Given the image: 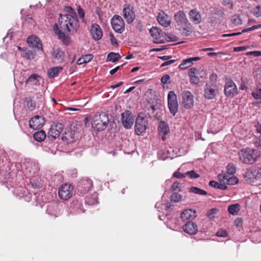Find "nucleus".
I'll return each instance as SVG.
<instances>
[{
	"instance_id": "obj_7",
	"label": "nucleus",
	"mask_w": 261,
	"mask_h": 261,
	"mask_svg": "<svg viewBox=\"0 0 261 261\" xmlns=\"http://www.w3.org/2000/svg\"><path fill=\"white\" fill-rule=\"evenodd\" d=\"M93 188L92 181L88 178H85L81 179L77 185L78 192L82 195L88 193Z\"/></svg>"
},
{
	"instance_id": "obj_51",
	"label": "nucleus",
	"mask_w": 261,
	"mask_h": 261,
	"mask_svg": "<svg viewBox=\"0 0 261 261\" xmlns=\"http://www.w3.org/2000/svg\"><path fill=\"white\" fill-rule=\"evenodd\" d=\"M252 95L256 99H259L261 98V89L259 88L255 91H252Z\"/></svg>"
},
{
	"instance_id": "obj_62",
	"label": "nucleus",
	"mask_w": 261,
	"mask_h": 261,
	"mask_svg": "<svg viewBox=\"0 0 261 261\" xmlns=\"http://www.w3.org/2000/svg\"><path fill=\"white\" fill-rule=\"evenodd\" d=\"M84 57V59L85 60V62L87 63L90 62L93 58V56L91 54H87L85 55Z\"/></svg>"
},
{
	"instance_id": "obj_24",
	"label": "nucleus",
	"mask_w": 261,
	"mask_h": 261,
	"mask_svg": "<svg viewBox=\"0 0 261 261\" xmlns=\"http://www.w3.org/2000/svg\"><path fill=\"white\" fill-rule=\"evenodd\" d=\"M70 208L71 212L74 214H81L85 212L82 201L79 200L73 201L71 203Z\"/></svg>"
},
{
	"instance_id": "obj_61",
	"label": "nucleus",
	"mask_w": 261,
	"mask_h": 261,
	"mask_svg": "<svg viewBox=\"0 0 261 261\" xmlns=\"http://www.w3.org/2000/svg\"><path fill=\"white\" fill-rule=\"evenodd\" d=\"M247 55H252L255 57H259L261 56V51H252L248 52Z\"/></svg>"
},
{
	"instance_id": "obj_11",
	"label": "nucleus",
	"mask_w": 261,
	"mask_h": 261,
	"mask_svg": "<svg viewBox=\"0 0 261 261\" xmlns=\"http://www.w3.org/2000/svg\"><path fill=\"white\" fill-rule=\"evenodd\" d=\"M134 117L129 111L126 110L121 114V121L124 127L130 129L134 123Z\"/></svg>"
},
{
	"instance_id": "obj_55",
	"label": "nucleus",
	"mask_w": 261,
	"mask_h": 261,
	"mask_svg": "<svg viewBox=\"0 0 261 261\" xmlns=\"http://www.w3.org/2000/svg\"><path fill=\"white\" fill-rule=\"evenodd\" d=\"M190 81L192 84H198L199 83V79L198 75L190 76Z\"/></svg>"
},
{
	"instance_id": "obj_59",
	"label": "nucleus",
	"mask_w": 261,
	"mask_h": 261,
	"mask_svg": "<svg viewBox=\"0 0 261 261\" xmlns=\"http://www.w3.org/2000/svg\"><path fill=\"white\" fill-rule=\"evenodd\" d=\"M175 61V60H168L167 61H166L164 63H163L161 65V67H165V66H168V65H170L172 64H173V63H174Z\"/></svg>"
},
{
	"instance_id": "obj_10",
	"label": "nucleus",
	"mask_w": 261,
	"mask_h": 261,
	"mask_svg": "<svg viewBox=\"0 0 261 261\" xmlns=\"http://www.w3.org/2000/svg\"><path fill=\"white\" fill-rule=\"evenodd\" d=\"M111 25L114 30L118 33L121 34L125 29V24L122 17L118 15H115L111 19Z\"/></svg>"
},
{
	"instance_id": "obj_37",
	"label": "nucleus",
	"mask_w": 261,
	"mask_h": 261,
	"mask_svg": "<svg viewBox=\"0 0 261 261\" xmlns=\"http://www.w3.org/2000/svg\"><path fill=\"white\" fill-rule=\"evenodd\" d=\"M21 56L28 60H32L34 59L35 54L34 52L31 50H28L25 48L24 52L21 54Z\"/></svg>"
},
{
	"instance_id": "obj_19",
	"label": "nucleus",
	"mask_w": 261,
	"mask_h": 261,
	"mask_svg": "<svg viewBox=\"0 0 261 261\" xmlns=\"http://www.w3.org/2000/svg\"><path fill=\"white\" fill-rule=\"evenodd\" d=\"M27 42L29 45L38 50H42L43 49L42 44L40 39L35 36H30L28 37Z\"/></svg>"
},
{
	"instance_id": "obj_43",
	"label": "nucleus",
	"mask_w": 261,
	"mask_h": 261,
	"mask_svg": "<svg viewBox=\"0 0 261 261\" xmlns=\"http://www.w3.org/2000/svg\"><path fill=\"white\" fill-rule=\"evenodd\" d=\"M182 196L176 192L173 193L170 196V199L172 202H178L181 201Z\"/></svg>"
},
{
	"instance_id": "obj_25",
	"label": "nucleus",
	"mask_w": 261,
	"mask_h": 261,
	"mask_svg": "<svg viewBox=\"0 0 261 261\" xmlns=\"http://www.w3.org/2000/svg\"><path fill=\"white\" fill-rule=\"evenodd\" d=\"M184 231L190 234H195L198 231L197 225L192 221H188L183 226Z\"/></svg>"
},
{
	"instance_id": "obj_46",
	"label": "nucleus",
	"mask_w": 261,
	"mask_h": 261,
	"mask_svg": "<svg viewBox=\"0 0 261 261\" xmlns=\"http://www.w3.org/2000/svg\"><path fill=\"white\" fill-rule=\"evenodd\" d=\"M186 176H189L191 178H197L200 177V175L195 172L194 170H191L186 172Z\"/></svg>"
},
{
	"instance_id": "obj_23",
	"label": "nucleus",
	"mask_w": 261,
	"mask_h": 261,
	"mask_svg": "<svg viewBox=\"0 0 261 261\" xmlns=\"http://www.w3.org/2000/svg\"><path fill=\"white\" fill-rule=\"evenodd\" d=\"M189 15L191 21L194 24H198L201 22V16L197 9H192L190 11Z\"/></svg>"
},
{
	"instance_id": "obj_35",
	"label": "nucleus",
	"mask_w": 261,
	"mask_h": 261,
	"mask_svg": "<svg viewBox=\"0 0 261 261\" xmlns=\"http://www.w3.org/2000/svg\"><path fill=\"white\" fill-rule=\"evenodd\" d=\"M120 58V56L118 53L111 52L107 56V61L115 62Z\"/></svg>"
},
{
	"instance_id": "obj_33",
	"label": "nucleus",
	"mask_w": 261,
	"mask_h": 261,
	"mask_svg": "<svg viewBox=\"0 0 261 261\" xmlns=\"http://www.w3.org/2000/svg\"><path fill=\"white\" fill-rule=\"evenodd\" d=\"M34 138L38 142H41L46 137L45 132H36L33 135Z\"/></svg>"
},
{
	"instance_id": "obj_29",
	"label": "nucleus",
	"mask_w": 261,
	"mask_h": 261,
	"mask_svg": "<svg viewBox=\"0 0 261 261\" xmlns=\"http://www.w3.org/2000/svg\"><path fill=\"white\" fill-rule=\"evenodd\" d=\"M260 27H261L260 24H257L256 25H254V26H252L251 27L248 28L246 29H244L242 31V32H236V33L224 34V35H223V37H231V36L239 35L241 34L242 33L247 32L250 31L254 30H255L257 28H259Z\"/></svg>"
},
{
	"instance_id": "obj_38",
	"label": "nucleus",
	"mask_w": 261,
	"mask_h": 261,
	"mask_svg": "<svg viewBox=\"0 0 261 261\" xmlns=\"http://www.w3.org/2000/svg\"><path fill=\"white\" fill-rule=\"evenodd\" d=\"M76 10L80 18L81 19L82 21L84 23H86V19H85V13L84 9L80 5H77Z\"/></svg>"
},
{
	"instance_id": "obj_16",
	"label": "nucleus",
	"mask_w": 261,
	"mask_h": 261,
	"mask_svg": "<svg viewBox=\"0 0 261 261\" xmlns=\"http://www.w3.org/2000/svg\"><path fill=\"white\" fill-rule=\"evenodd\" d=\"M218 179L220 182H224L226 185H234L238 183V178L233 175H228V173H220L218 175Z\"/></svg>"
},
{
	"instance_id": "obj_9",
	"label": "nucleus",
	"mask_w": 261,
	"mask_h": 261,
	"mask_svg": "<svg viewBox=\"0 0 261 261\" xmlns=\"http://www.w3.org/2000/svg\"><path fill=\"white\" fill-rule=\"evenodd\" d=\"M73 187L69 184L62 185L58 190V195L60 199L66 200L72 195Z\"/></svg>"
},
{
	"instance_id": "obj_58",
	"label": "nucleus",
	"mask_w": 261,
	"mask_h": 261,
	"mask_svg": "<svg viewBox=\"0 0 261 261\" xmlns=\"http://www.w3.org/2000/svg\"><path fill=\"white\" fill-rule=\"evenodd\" d=\"M110 37L112 44L113 45H117L118 43L117 40L115 39L114 35L112 33H110Z\"/></svg>"
},
{
	"instance_id": "obj_48",
	"label": "nucleus",
	"mask_w": 261,
	"mask_h": 261,
	"mask_svg": "<svg viewBox=\"0 0 261 261\" xmlns=\"http://www.w3.org/2000/svg\"><path fill=\"white\" fill-rule=\"evenodd\" d=\"M253 75L256 80L259 82L261 79V70L259 68L255 69L253 72Z\"/></svg>"
},
{
	"instance_id": "obj_20",
	"label": "nucleus",
	"mask_w": 261,
	"mask_h": 261,
	"mask_svg": "<svg viewBox=\"0 0 261 261\" xmlns=\"http://www.w3.org/2000/svg\"><path fill=\"white\" fill-rule=\"evenodd\" d=\"M261 168L258 167H253L247 170L245 176L253 181L254 179H259L261 177Z\"/></svg>"
},
{
	"instance_id": "obj_53",
	"label": "nucleus",
	"mask_w": 261,
	"mask_h": 261,
	"mask_svg": "<svg viewBox=\"0 0 261 261\" xmlns=\"http://www.w3.org/2000/svg\"><path fill=\"white\" fill-rule=\"evenodd\" d=\"M56 206H57L56 204H49L46 210L47 213L50 215L55 216L56 215L55 213L54 212H53L52 210H53V208H54V207Z\"/></svg>"
},
{
	"instance_id": "obj_64",
	"label": "nucleus",
	"mask_w": 261,
	"mask_h": 261,
	"mask_svg": "<svg viewBox=\"0 0 261 261\" xmlns=\"http://www.w3.org/2000/svg\"><path fill=\"white\" fill-rule=\"evenodd\" d=\"M159 135L162 136V139L163 141H165L166 139V135L168 134L169 132H159Z\"/></svg>"
},
{
	"instance_id": "obj_17",
	"label": "nucleus",
	"mask_w": 261,
	"mask_h": 261,
	"mask_svg": "<svg viewBox=\"0 0 261 261\" xmlns=\"http://www.w3.org/2000/svg\"><path fill=\"white\" fill-rule=\"evenodd\" d=\"M149 33L155 40L154 43H163L165 42V40L163 38L164 33L158 27H152L150 29Z\"/></svg>"
},
{
	"instance_id": "obj_47",
	"label": "nucleus",
	"mask_w": 261,
	"mask_h": 261,
	"mask_svg": "<svg viewBox=\"0 0 261 261\" xmlns=\"http://www.w3.org/2000/svg\"><path fill=\"white\" fill-rule=\"evenodd\" d=\"M169 129L168 124L163 121L160 122L158 126V130H168Z\"/></svg>"
},
{
	"instance_id": "obj_42",
	"label": "nucleus",
	"mask_w": 261,
	"mask_h": 261,
	"mask_svg": "<svg viewBox=\"0 0 261 261\" xmlns=\"http://www.w3.org/2000/svg\"><path fill=\"white\" fill-rule=\"evenodd\" d=\"M63 129V125L62 123H54L51 125L49 130H62Z\"/></svg>"
},
{
	"instance_id": "obj_26",
	"label": "nucleus",
	"mask_w": 261,
	"mask_h": 261,
	"mask_svg": "<svg viewBox=\"0 0 261 261\" xmlns=\"http://www.w3.org/2000/svg\"><path fill=\"white\" fill-rule=\"evenodd\" d=\"M157 20L159 23L164 27H167L170 25L171 19L170 17L164 13H159Z\"/></svg>"
},
{
	"instance_id": "obj_49",
	"label": "nucleus",
	"mask_w": 261,
	"mask_h": 261,
	"mask_svg": "<svg viewBox=\"0 0 261 261\" xmlns=\"http://www.w3.org/2000/svg\"><path fill=\"white\" fill-rule=\"evenodd\" d=\"M91 119V117L90 116H88L84 120L85 128L86 129H90V124H91V122L90 123Z\"/></svg>"
},
{
	"instance_id": "obj_13",
	"label": "nucleus",
	"mask_w": 261,
	"mask_h": 261,
	"mask_svg": "<svg viewBox=\"0 0 261 261\" xmlns=\"http://www.w3.org/2000/svg\"><path fill=\"white\" fill-rule=\"evenodd\" d=\"M224 91L227 97H233L238 94L237 86L231 80H229L225 83Z\"/></svg>"
},
{
	"instance_id": "obj_3",
	"label": "nucleus",
	"mask_w": 261,
	"mask_h": 261,
	"mask_svg": "<svg viewBox=\"0 0 261 261\" xmlns=\"http://www.w3.org/2000/svg\"><path fill=\"white\" fill-rule=\"evenodd\" d=\"M240 160L244 163L252 164L255 163L260 155L259 151L246 148L241 150L238 153Z\"/></svg>"
},
{
	"instance_id": "obj_30",
	"label": "nucleus",
	"mask_w": 261,
	"mask_h": 261,
	"mask_svg": "<svg viewBox=\"0 0 261 261\" xmlns=\"http://www.w3.org/2000/svg\"><path fill=\"white\" fill-rule=\"evenodd\" d=\"M208 185L210 187L222 190H225L227 188L226 183L224 182L219 183L216 181L211 180L209 182Z\"/></svg>"
},
{
	"instance_id": "obj_40",
	"label": "nucleus",
	"mask_w": 261,
	"mask_h": 261,
	"mask_svg": "<svg viewBox=\"0 0 261 261\" xmlns=\"http://www.w3.org/2000/svg\"><path fill=\"white\" fill-rule=\"evenodd\" d=\"M64 10L67 14H62V15H69L72 17H77L75 10L70 6H67L65 8Z\"/></svg>"
},
{
	"instance_id": "obj_5",
	"label": "nucleus",
	"mask_w": 261,
	"mask_h": 261,
	"mask_svg": "<svg viewBox=\"0 0 261 261\" xmlns=\"http://www.w3.org/2000/svg\"><path fill=\"white\" fill-rule=\"evenodd\" d=\"M149 117L144 113H139L135 122V130H146L149 129Z\"/></svg>"
},
{
	"instance_id": "obj_50",
	"label": "nucleus",
	"mask_w": 261,
	"mask_h": 261,
	"mask_svg": "<svg viewBox=\"0 0 261 261\" xmlns=\"http://www.w3.org/2000/svg\"><path fill=\"white\" fill-rule=\"evenodd\" d=\"M27 107L30 111H33L35 109L36 107L35 102H34L31 98H29L27 101Z\"/></svg>"
},
{
	"instance_id": "obj_63",
	"label": "nucleus",
	"mask_w": 261,
	"mask_h": 261,
	"mask_svg": "<svg viewBox=\"0 0 261 261\" xmlns=\"http://www.w3.org/2000/svg\"><path fill=\"white\" fill-rule=\"evenodd\" d=\"M179 187V184L177 182H175L173 184L171 187V189L172 191H176L177 190Z\"/></svg>"
},
{
	"instance_id": "obj_39",
	"label": "nucleus",
	"mask_w": 261,
	"mask_h": 261,
	"mask_svg": "<svg viewBox=\"0 0 261 261\" xmlns=\"http://www.w3.org/2000/svg\"><path fill=\"white\" fill-rule=\"evenodd\" d=\"M192 65L191 61L190 58H188L182 61V63L179 65V68L180 69H185L190 67Z\"/></svg>"
},
{
	"instance_id": "obj_36",
	"label": "nucleus",
	"mask_w": 261,
	"mask_h": 261,
	"mask_svg": "<svg viewBox=\"0 0 261 261\" xmlns=\"http://www.w3.org/2000/svg\"><path fill=\"white\" fill-rule=\"evenodd\" d=\"M190 192L199 195H206L207 193L206 191L202 190L196 187H192L190 188Z\"/></svg>"
},
{
	"instance_id": "obj_18",
	"label": "nucleus",
	"mask_w": 261,
	"mask_h": 261,
	"mask_svg": "<svg viewBox=\"0 0 261 261\" xmlns=\"http://www.w3.org/2000/svg\"><path fill=\"white\" fill-rule=\"evenodd\" d=\"M53 30L55 33L58 36L59 39L62 40L63 43L66 45H68L70 42V38L65 35V32L62 31L60 29L58 24L55 23L53 27Z\"/></svg>"
},
{
	"instance_id": "obj_2",
	"label": "nucleus",
	"mask_w": 261,
	"mask_h": 261,
	"mask_svg": "<svg viewBox=\"0 0 261 261\" xmlns=\"http://www.w3.org/2000/svg\"><path fill=\"white\" fill-rule=\"evenodd\" d=\"M174 20L177 24L178 30L182 36H189L193 32L192 27L188 22L185 13L183 11H179L174 15Z\"/></svg>"
},
{
	"instance_id": "obj_12",
	"label": "nucleus",
	"mask_w": 261,
	"mask_h": 261,
	"mask_svg": "<svg viewBox=\"0 0 261 261\" xmlns=\"http://www.w3.org/2000/svg\"><path fill=\"white\" fill-rule=\"evenodd\" d=\"M182 105L186 109H190L194 106L193 95L189 91H184L181 93Z\"/></svg>"
},
{
	"instance_id": "obj_4",
	"label": "nucleus",
	"mask_w": 261,
	"mask_h": 261,
	"mask_svg": "<svg viewBox=\"0 0 261 261\" xmlns=\"http://www.w3.org/2000/svg\"><path fill=\"white\" fill-rule=\"evenodd\" d=\"M109 121L108 115L106 113L96 114L93 117L91 122L92 128L94 130H104Z\"/></svg>"
},
{
	"instance_id": "obj_52",
	"label": "nucleus",
	"mask_w": 261,
	"mask_h": 261,
	"mask_svg": "<svg viewBox=\"0 0 261 261\" xmlns=\"http://www.w3.org/2000/svg\"><path fill=\"white\" fill-rule=\"evenodd\" d=\"M170 76L168 74H165L161 78V82L163 84H167L170 83Z\"/></svg>"
},
{
	"instance_id": "obj_31",
	"label": "nucleus",
	"mask_w": 261,
	"mask_h": 261,
	"mask_svg": "<svg viewBox=\"0 0 261 261\" xmlns=\"http://www.w3.org/2000/svg\"><path fill=\"white\" fill-rule=\"evenodd\" d=\"M40 76L37 74H32L26 81V84H31L32 85H38L39 84V79Z\"/></svg>"
},
{
	"instance_id": "obj_41",
	"label": "nucleus",
	"mask_w": 261,
	"mask_h": 261,
	"mask_svg": "<svg viewBox=\"0 0 261 261\" xmlns=\"http://www.w3.org/2000/svg\"><path fill=\"white\" fill-rule=\"evenodd\" d=\"M227 171L225 173H228V175H233L236 171V166L232 163H229L226 167Z\"/></svg>"
},
{
	"instance_id": "obj_60",
	"label": "nucleus",
	"mask_w": 261,
	"mask_h": 261,
	"mask_svg": "<svg viewBox=\"0 0 261 261\" xmlns=\"http://www.w3.org/2000/svg\"><path fill=\"white\" fill-rule=\"evenodd\" d=\"M166 36L168 37L169 40L170 41H176L178 40V38L176 36L173 35H171L170 34H166Z\"/></svg>"
},
{
	"instance_id": "obj_45",
	"label": "nucleus",
	"mask_w": 261,
	"mask_h": 261,
	"mask_svg": "<svg viewBox=\"0 0 261 261\" xmlns=\"http://www.w3.org/2000/svg\"><path fill=\"white\" fill-rule=\"evenodd\" d=\"M231 22L235 25H239L242 24V20L238 15H234L232 17Z\"/></svg>"
},
{
	"instance_id": "obj_34",
	"label": "nucleus",
	"mask_w": 261,
	"mask_h": 261,
	"mask_svg": "<svg viewBox=\"0 0 261 261\" xmlns=\"http://www.w3.org/2000/svg\"><path fill=\"white\" fill-rule=\"evenodd\" d=\"M240 207L239 204L236 203L228 206L227 210L230 214L233 215H236L240 211Z\"/></svg>"
},
{
	"instance_id": "obj_44",
	"label": "nucleus",
	"mask_w": 261,
	"mask_h": 261,
	"mask_svg": "<svg viewBox=\"0 0 261 261\" xmlns=\"http://www.w3.org/2000/svg\"><path fill=\"white\" fill-rule=\"evenodd\" d=\"M61 132H48L47 138L50 140H54L58 138Z\"/></svg>"
},
{
	"instance_id": "obj_28",
	"label": "nucleus",
	"mask_w": 261,
	"mask_h": 261,
	"mask_svg": "<svg viewBox=\"0 0 261 261\" xmlns=\"http://www.w3.org/2000/svg\"><path fill=\"white\" fill-rule=\"evenodd\" d=\"M62 134V140L67 143H72L74 140L75 132H64Z\"/></svg>"
},
{
	"instance_id": "obj_15",
	"label": "nucleus",
	"mask_w": 261,
	"mask_h": 261,
	"mask_svg": "<svg viewBox=\"0 0 261 261\" xmlns=\"http://www.w3.org/2000/svg\"><path fill=\"white\" fill-rule=\"evenodd\" d=\"M45 120L43 116L37 115L32 118L29 121V126L31 128L35 130H39L44 125Z\"/></svg>"
},
{
	"instance_id": "obj_27",
	"label": "nucleus",
	"mask_w": 261,
	"mask_h": 261,
	"mask_svg": "<svg viewBox=\"0 0 261 261\" xmlns=\"http://www.w3.org/2000/svg\"><path fill=\"white\" fill-rule=\"evenodd\" d=\"M52 54L54 59L56 60L58 63H62L64 61L65 54L61 49L54 48Z\"/></svg>"
},
{
	"instance_id": "obj_14",
	"label": "nucleus",
	"mask_w": 261,
	"mask_h": 261,
	"mask_svg": "<svg viewBox=\"0 0 261 261\" xmlns=\"http://www.w3.org/2000/svg\"><path fill=\"white\" fill-rule=\"evenodd\" d=\"M218 94V90L213 84H206L204 90V96L208 100L215 98Z\"/></svg>"
},
{
	"instance_id": "obj_6",
	"label": "nucleus",
	"mask_w": 261,
	"mask_h": 261,
	"mask_svg": "<svg viewBox=\"0 0 261 261\" xmlns=\"http://www.w3.org/2000/svg\"><path fill=\"white\" fill-rule=\"evenodd\" d=\"M168 106L171 114L173 116L178 111V103L177 101V95L173 91H170L168 94Z\"/></svg>"
},
{
	"instance_id": "obj_21",
	"label": "nucleus",
	"mask_w": 261,
	"mask_h": 261,
	"mask_svg": "<svg viewBox=\"0 0 261 261\" xmlns=\"http://www.w3.org/2000/svg\"><path fill=\"white\" fill-rule=\"evenodd\" d=\"M90 31L92 38L94 40L98 41L101 39L102 36V32L98 24L96 23L92 24L91 27Z\"/></svg>"
},
{
	"instance_id": "obj_54",
	"label": "nucleus",
	"mask_w": 261,
	"mask_h": 261,
	"mask_svg": "<svg viewBox=\"0 0 261 261\" xmlns=\"http://www.w3.org/2000/svg\"><path fill=\"white\" fill-rule=\"evenodd\" d=\"M216 234L218 237H225L227 235V232L225 229H221L218 231Z\"/></svg>"
},
{
	"instance_id": "obj_22",
	"label": "nucleus",
	"mask_w": 261,
	"mask_h": 261,
	"mask_svg": "<svg viewBox=\"0 0 261 261\" xmlns=\"http://www.w3.org/2000/svg\"><path fill=\"white\" fill-rule=\"evenodd\" d=\"M196 212L192 209H187L182 212L180 218L183 221H192L196 217Z\"/></svg>"
},
{
	"instance_id": "obj_56",
	"label": "nucleus",
	"mask_w": 261,
	"mask_h": 261,
	"mask_svg": "<svg viewBox=\"0 0 261 261\" xmlns=\"http://www.w3.org/2000/svg\"><path fill=\"white\" fill-rule=\"evenodd\" d=\"M198 70L197 69L195 68V67H192V68H191L189 70V77L190 76H194V75H198Z\"/></svg>"
},
{
	"instance_id": "obj_32",
	"label": "nucleus",
	"mask_w": 261,
	"mask_h": 261,
	"mask_svg": "<svg viewBox=\"0 0 261 261\" xmlns=\"http://www.w3.org/2000/svg\"><path fill=\"white\" fill-rule=\"evenodd\" d=\"M62 69L61 67H55L50 68L47 71V74L49 78H53L57 76L60 71Z\"/></svg>"
},
{
	"instance_id": "obj_8",
	"label": "nucleus",
	"mask_w": 261,
	"mask_h": 261,
	"mask_svg": "<svg viewBox=\"0 0 261 261\" xmlns=\"http://www.w3.org/2000/svg\"><path fill=\"white\" fill-rule=\"evenodd\" d=\"M123 16L126 22L128 24L132 23L136 18L134 8L128 4H125L123 7Z\"/></svg>"
},
{
	"instance_id": "obj_57",
	"label": "nucleus",
	"mask_w": 261,
	"mask_h": 261,
	"mask_svg": "<svg viewBox=\"0 0 261 261\" xmlns=\"http://www.w3.org/2000/svg\"><path fill=\"white\" fill-rule=\"evenodd\" d=\"M173 176L177 178H182L186 176V173H182L178 171H176L173 174Z\"/></svg>"
},
{
	"instance_id": "obj_1",
	"label": "nucleus",
	"mask_w": 261,
	"mask_h": 261,
	"mask_svg": "<svg viewBox=\"0 0 261 261\" xmlns=\"http://www.w3.org/2000/svg\"><path fill=\"white\" fill-rule=\"evenodd\" d=\"M79 19L77 17H72L69 15L59 14L58 18V26L62 31L67 34H73L79 29Z\"/></svg>"
}]
</instances>
